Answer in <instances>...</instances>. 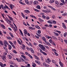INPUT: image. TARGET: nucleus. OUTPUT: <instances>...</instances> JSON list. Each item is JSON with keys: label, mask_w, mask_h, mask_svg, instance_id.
Wrapping results in <instances>:
<instances>
[{"label": "nucleus", "mask_w": 67, "mask_h": 67, "mask_svg": "<svg viewBox=\"0 0 67 67\" xmlns=\"http://www.w3.org/2000/svg\"><path fill=\"white\" fill-rule=\"evenodd\" d=\"M39 46L40 48L41 49H42V51H45V47L43 45H42L41 44H39Z\"/></svg>", "instance_id": "nucleus-1"}, {"label": "nucleus", "mask_w": 67, "mask_h": 67, "mask_svg": "<svg viewBox=\"0 0 67 67\" xmlns=\"http://www.w3.org/2000/svg\"><path fill=\"white\" fill-rule=\"evenodd\" d=\"M43 54L44 55H47V54L46 53H45L44 52H43Z\"/></svg>", "instance_id": "nucleus-52"}, {"label": "nucleus", "mask_w": 67, "mask_h": 67, "mask_svg": "<svg viewBox=\"0 0 67 67\" xmlns=\"http://www.w3.org/2000/svg\"><path fill=\"white\" fill-rule=\"evenodd\" d=\"M21 56L22 57H23V58H24L25 59L26 58V57L25 56L23 55H22Z\"/></svg>", "instance_id": "nucleus-32"}, {"label": "nucleus", "mask_w": 67, "mask_h": 67, "mask_svg": "<svg viewBox=\"0 0 67 67\" xmlns=\"http://www.w3.org/2000/svg\"><path fill=\"white\" fill-rule=\"evenodd\" d=\"M48 23H49L50 24H52L53 22L51 20H49L48 21Z\"/></svg>", "instance_id": "nucleus-25"}, {"label": "nucleus", "mask_w": 67, "mask_h": 67, "mask_svg": "<svg viewBox=\"0 0 67 67\" xmlns=\"http://www.w3.org/2000/svg\"><path fill=\"white\" fill-rule=\"evenodd\" d=\"M0 65L1 66V67H4L3 66V64H2V63L0 62Z\"/></svg>", "instance_id": "nucleus-30"}, {"label": "nucleus", "mask_w": 67, "mask_h": 67, "mask_svg": "<svg viewBox=\"0 0 67 67\" xmlns=\"http://www.w3.org/2000/svg\"><path fill=\"white\" fill-rule=\"evenodd\" d=\"M12 46L13 47V48H15V46H14V44H12Z\"/></svg>", "instance_id": "nucleus-56"}, {"label": "nucleus", "mask_w": 67, "mask_h": 67, "mask_svg": "<svg viewBox=\"0 0 67 67\" xmlns=\"http://www.w3.org/2000/svg\"><path fill=\"white\" fill-rule=\"evenodd\" d=\"M30 51H31V52L32 54L34 53V50H33V48H30Z\"/></svg>", "instance_id": "nucleus-5"}, {"label": "nucleus", "mask_w": 67, "mask_h": 67, "mask_svg": "<svg viewBox=\"0 0 67 67\" xmlns=\"http://www.w3.org/2000/svg\"><path fill=\"white\" fill-rule=\"evenodd\" d=\"M4 45L5 46V47H7V45H9V43H8V42H7V41H5V40H4Z\"/></svg>", "instance_id": "nucleus-2"}, {"label": "nucleus", "mask_w": 67, "mask_h": 67, "mask_svg": "<svg viewBox=\"0 0 67 67\" xmlns=\"http://www.w3.org/2000/svg\"><path fill=\"white\" fill-rule=\"evenodd\" d=\"M64 4H65V3H60V5H64Z\"/></svg>", "instance_id": "nucleus-43"}, {"label": "nucleus", "mask_w": 67, "mask_h": 67, "mask_svg": "<svg viewBox=\"0 0 67 67\" xmlns=\"http://www.w3.org/2000/svg\"><path fill=\"white\" fill-rule=\"evenodd\" d=\"M7 57L10 59H11L12 58V56L10 55H7Z\"/></svg>", "instance_id": "nucleus-11"}, {"label": "nucleus", "mask_w": 67, "mask_h": 67, "mask_svg": "<svg viewBox=\"0 0 67 67\" xmlns=\"http://www.w3.org/2000/svg\"><path fill=\"white\" fill-rule=\"evenodd\" d=\"M45 36L46 37V38H48V39H49V38H51V39H52V37H49L48 36V35H46Z\"/></svg>", "instance_id": "nucleus-6"}, {"label": "nucleus", "mask_w": 67, "mask_h": 67, "mask_svg": "<svg viewBox=\"0 0 67 67\" xmlns=\"http://www.w3.org/2000/svg\"><path fill=\"white\" fill-rule=\"evenodd\" d=\"M37 9H41V7L39 5H37L36 7Z\"/></svg>", "instance_id": "nucleus-22"}, {"label": "nucleus", "mask_w": 67, "mask_h": 67, "mask_svg": "<svg viewBox=\"0 0 67 67\" xmlns=\"http://www.w3.org/2000/svg\"><path fill=\"white\" fill-rule=\"evenodd\" d=\"M24 31L25 34H27V30H26V29H24Z\"/></svg>", "instance_id": "nucleus-17"}, {"label": "nucleus", "mask_w": 67, "mask_h": 67, "mask_svg": "<svg viewBox=\"0 0 67 67\" xmlns=\"http://www.w3.org/2000/svg\"><path fill=\"white\" fill-rule=\"evenodd\" d=\"M27 45H29V46H30L31 47H32V43H31L29 42V44L28 43Z\"/></svg>", "instance_id": "nucleus-27"}, {"label": "nucleus", "mask_w": 67, "mask_h": 67, "mask_svg": "<svg viewBox=\"0 0 67 67\" xmlns=\"http://www.w3.org/2000/svg\"><path fill=\"white\" fill-rule=\"evenodd\" d=\"M13 52L15 54H17V52L15 50H13Z\"/></svg>", "instance_id": "nucleus-46"}, {"label": "nucleus", "mask_w": 67, "mask_h": 67, "mask_svg": "<svg viewBox=\"0 0 67 67\" xmlns=\"http://www.w3.org/2000/svg\"><path fill=\"white\" fill-rule=\"evenodd\" d=\"M19 3L21 4H23V5L24 4L21 1H19Z\"/></svg>", "instance_id": "nucleus-49"}, {"label": "nucleus", "mask_w": 67, "mask_h": 67, "mask_svg": "<svg viewBox=\"0 0 67 67\" xmlns=\"http://www.w3.org/2000/svg\"><path fill=\"white\" fill-rule=\"evenodd\" d=\"M34 10L35 11H36V12H40V10H38L37 9H35Z\"/></svg>", "instance_id": "nucleus-35"}, {"label": "nucleus", "mask_w": 67, "mask_h": 67, "mask_svg": "<svg viewBox=\"0 0 67 67\" xmlns=\"http://www.w3.org/2000/svg\"><path fill=\"white\" fill-rule=\"evenodd\" d=\"M48 7L49 8H50L51 9H53V10H54V11H55L56 10V9H55V8H53V7H51L49 5L48 6Z\"/></svg>", "instance_id": "nucleus-9"}, {"label": "nucleus", "mask_w": 67, "mask_h": 67, "mask_svg": "<svg viewBox=\"0 0 67 67\" xmlns=\"http://www.w3.org/2000/svg\"><path fill=\"white\" fill-rule=\"evenodd\" d=\"M2 58V59H6V56H5L4 55H3L1 57Z\"/></svg>", "instance_id": "nucleus-14"}, {"label": "nucleus", "mask_w": 67, "mask_h": 67, "mask_svg": "<svg viewBox=\"0 0 67 67\" xmlns=\"http://www.w3.org/2000/svg\"><path fill=\"white\" fill-rule=\"evenodd\" d=\"M35 62L36 63H38V62H39V61L38 60H36L35 61Z\"/></svg>", "instance_id": "nucleus-58"}, {"label": "nucleus", "mask_w": 67, "mask_h": 67, "mask_svg": "<svg viewBox=\"0 0 67 67\" xmlns=\"http://www.w3.org/2000/svg\"><path fill=\"white\" fill-rule=\"evenodd\" d=\"M42 40L43 41H45L46 40V38L44 37H42Z\"/></svg>", "instance_id": "nucleus-24"}, {"label": "nucleus", "mask_w": 67, "mask_h": 67, "mask_svg": "<svg viewBox=\"0 0 67 67\" xmlns=\"http://www.w3.org/2000/svg\"><path fill=\"white\" fill-rule=\"evenodd\" d=\"M25 1L27 4H28V5H30V3L29 2V1H27V0H25Z\"/></svg>", "instance_id": "nucleus-15"}, {"label": "nucleus", "mask_w": 67, "mask_h": 67, "mask_svg": "<svg viewBox=\"0 0 67 67\" xmlns=\"http://www.w3.org/2000/svg\"><path fill=\"white\" fill-rule=\"evenodd\" d=\"M9 43H10V44H11V45H13V43H12V42H11V41H9Z\"/></svg>", "instance_id": "nucleus-47"}, {"label": "nucleus", "mask_w": 67, "mask_h": 67, "mask_svg": "<svg viewBox=\"0 0 67 67\" xmlns=\"http://www.w3.org/2000/svg\"><path fill=\"white\" fill-rule=\"evenodd\" d=\"M25 54L26 55H28V56L29 54V53H28V52H25Z\"/></svg>", "instance_id": "nucleus-42"}, {"label": "nucleus", "mask_w": 67, "mask_h": 67, "mask_svg": "<svg viewBox=\"0 0 67 67\" xmlns=\"http://www.w3.org/2000/svg\"><path fill=\"white\" fill-rule=\"evenodd\" d=\"M57 32H58V33L59 34H60L61 33V32L60 31H57Z\"/></svg>", "instance_id": "nucleus-61"}, {"label": "nucleus", "mask_w": 67, "mask_h": 67, "mask_svg": "<svg viewBox=\"0 0 67 67\" xmlns=\"http://www.w3.org/2000/svg\"><path fill=\"white\" fill-rule=\"evenodd\" d=\"M40 51L41 53H42V54H43V53L44 52L42 50H41V49L40 50Z\"/></svg>", "instance_id": "nucleus-57"}, {"label": "nucleus", "mask_w": 67, "mask_h": 67, "mask_svg": "<svg viewBox=\"0 0 67 67\" xmlns=\"http://www.w3.org/2000/svg\"><path fill=\"white\" fill-rule=\"evenodd\" d=\"M7 37V39H8V40H12V38H11V37Z\"/></svg>", "instance_id": "nucleus-33"}, {"label": "nucleus", "mask_w": 67, "mask_h": 67, "mask_svg": "<svg viewBox=\"0 0 67 67\" xmlns=\"http://www.w3.org/2000/svg\"><path fill=\"white\" fill-rule=\"evenodd\" d=\"M47 45L49 46H51V44L48 42L47 43Z\"/></svg>", "instance_id": "nucleus-63"}, {"label": "nucleus", "mask_w": 67, "mask_h": 67, "mask_svg": "<svg viewBox=\"0 0 67 67\" xmlns=\"http://www.w3.org/2000/svg\"><path fill=\"white\" fill-rule=\"evenodd\" d=\"M35 27H36V28H37L38 29H41L40 27L38 25L35 26Z\"/></svg>", "instance_id": "nucleus-18"}, {"label": "nucleus", "mask_w": 67, "mask_h": 67, "mask_svg": "<svg viewBox=\"0 0 67 67\" xmlns=\"http://www.w3.org/2000/svg\"><path fill=\"white\" fill-rule=\"evenodd\" d=\"M25 13H30V11L29 10H24Z\"/></svg>", "instance_id": "nucleus-7"}, {"label": "nucleus", "mask_w": 67, "mask_h": 67, "mask_svg": "<svg viewBox=\"0 0 67 67\" xmlns=\"http://www.w3.org/2000/svg\"><path fill=\"white\" fill-rule=\"evenodd\" d=\"M64 42L66 44H67V40H64Z\"/></svg>", "instance_id": "nucleus-60"}, {"label": "nucleus", "mask_w": 67, "mask_h": 67, "mask_svg": "<svg viewBox=\"0 0 67 67\" xmlns=\"http://www.w3.org/2000/svg\"><path fill=\"white\" fill-rule=\"evenodd\" d=\"M42 17L43 18V19H46V16L44 15H42Z\"/></svg>", "instance_id": "nucleus-39"}, {"label": "nucleus", "mask_w": 67, "mask_h": 67, "mask_svg": "<svg viewBox=\"0 0 67 67\" xmlns=\"http://www.w3.org/2000/svg\"><path fill=\"white\" fill-rule=\"evenodd\" d=\"M36 35H37V36H38L39 37H41V35H39L38 34H37Z\"/></svg>", "instance_id": "nucleus-50"}, {"label": "nucleus", "mask_w": 67, "mask_h": 67, "mask_svg": "<svg viewBox=\"0 0 67 67\" xmlns=\"http://www.w3.org/2000/svg\"><path fill=\"white\" fill-rule=\"evenodd\" d=\"M49 12H50V11L47 10L45 12H46V13H47V14H48V13H49Z\"/></svg>", "instance_id": "nucleus-40"}, {"label": "nucleus", "mask_w": 67, "mask_h": 67, "mask_svg": "<svg viewBox=\"0 0 67 67\" xmlns=\"http://www.w3.org/2000/svg\"><path fill=\"white\" fill-rule=\"evenodd\" d=\"M14 5H12V4H11L10 5V8H11V9H13V7H14Z\"/></svg>", "instance_id": "nucleus-20"}, {"label": "nucleus", "mask_w": 67, "mask_h": 67, "mask_svg": "<svg viewBox=\"0 0 67 67\" xmlns=\"http://www.w3.org/2000/svg\"><path fill=\"white\" fill-rule=\"evenodd\" d=\"M8 49L9 50H11V49H12V46H11L9 44H8Z\"/></svg>", "instance_id": "nucleus-8"}, {"label": "nucleus", "mask_w": 67, "mask_h": 67, "mask_svg": "<svg viewBox=\"0 0 67 67\" xmlns=\"http://www.w3.org/2000/svg\"><path fill=\"white\" fill-rule=\"evenodd\" d=\"M55 4H57L58 5V4H59V3H58V1H55Z\"/></svg>", "instance_id": "nucleus-21"}, {"label": "nucleus", "mask_w": 67, "mask_h": 67, "mask_svg": "<svg viewBox=\"0 0 67 67\" xmlns=\"http://www.w3.org/2000/svg\"><path fill=\"white\" fill-rule=\"evenodd\" d=\"M14 30L15 32H16V31H18V29H17L16 28L15 29V28L14 29Z\"/></svg>", "instance_id": "nucleus-51"}, {"label": "nucleus", "mask_w": 67, "mask_h": 67, "mask_svg": "<svg viewBox=\"0 0 67 67\" xmlns=\"http://www.w3.org/2000/svg\"><path fill=\"white\" fill-rule=\"evenodd\" d=\"M34 4L35 5H37V4H38V2L37 1H35L34 2Z\"/></svg>", "instance_id": "nucleus-4"}, {"label": "nucleus", "mask_w": 67, "mask_h": 67, "mask_svg": "<svg viewBox=\"0 0 67 67\" xmlns=\"http://www.w3.org/2000/svg\"><path fill=\"white\" fill-rule=\"evenodd\" d=\"M43 65H44V66H45V67H47V64L46 63H43Z\"/></svg>", "instance_id": "nucleus-19"}, {"label": "nucleus", "mask_w": 67, "mask_h": 67, "mask_svg": "<svg viewBox=\"0 0 67 67\" xmlns=\"http://www.w3.org/2000/svg\"><path fill=\"white\" fill-rule=\"evenodd\" d=\"M16 59L17 60L18 62H22V61H21L20 59H18L17 58H16Z\"/></svg>", "instance_id": "nucleus-28"}, {"label": "nucleus", "mask_w": 67, "mask_h": 67, "mask_svg": "<svg viewBox=\"0 0 67 67\" xmlns=\"http://www.w3.org/2000/svg\"><path fill=\"white\" fill-rule=\"evenodd\" d=\"M37 33L38 34H41V30H38L37 31Z\"/></svg>", "instance_id": "nucleus-34"}, {"label": "nucleus", "mask_w": 67, "mask_h": 67, "mask_svg": "<svg viewBox=\"0 0 67 67\" xmlns=\"http://www.w3.org/2000/svg\"><path fill=\"white\" fill-rule=\"evenodd\" d=\"M64 37H66V35H67V32H66L64 34Z\"/></svg>", "instance_id": "nucleus-31"}, {"label": "nucleus", "mask_w": 67, "mask_h": 67, "mask_svg": "<svg viewBox=\"0 0 67 67\" xmlns=\"http://www.w3.org/2000/svg\"><path fill=\"white\" fill-rule=\"evenodd\" d=\"M54 34L55 35H56L57 36H58L59 35L57 33H55Z\"/></svg>", "instance_id": "nucleus-55"}, {"label": "nucleus", "mask_w": 67, "mask_h": 67, "mask_svg": "<svg viewBox=\"0 0 67 67\" xmlns=\"http://www.w3.org/2000/svg\"><path fill=\"white\" fill-rule=\"evenodd\" d=\"M62 24L63 25V26L64 29H66V26H65V24L64 23H62Z\"/></svg>", "instance_id": "nucleus-12"}, {"label": "nucleus", "mask_w": 67, "mask_h": 67, "mask_svg": "<svg viewBox=\"0 0 67 67\" xmlns=\"http://www.w3.org/2000/svg\"><path fill=\"white\" fill-rule=\"evenodd\" d=\"M1 26L2 27V28H3V29H5V27L3 24H1Z\"/></svg>", "instance_id": "nucleus-13"}, {"label": "nucleus", "mask_w": 67, "mask_h": 67, "mask_svg": "<svg viewBox=\"0 0 67 67\" xmlns=\"http://www.w3.org/2000/svg\"><path fill=\"white\" fill-rule=\"evenodd\" d=\"M21 14H22V16L24 18H25V16L23 14V13H21Z\"/></svg>", "instance_id": "nucleus-44"}, {"label": "nucleus", "mask_w": 67, "mask_h": 67, "mask_svg": "<svg viewBox=\"0 0 67 67\" xmlns=\"http://www.w3.org/2000/svg\"><path fill=\"white\" fill-rule=\"evenodd\" d=\"M21 67H28V66H24L23 65H21Z\"/></svg>", "instance_id": "nucleus-62"}, {"label": "nucleus", "mask_w": 67, "mask_h": 67, "mask_svg": "<svg viewBox=\"0 0 67 67\" xmlns=\"http://www.w3.org/2000/svg\"><path fill=\"white\" fill-rule=\"evenodd\" d=\"M34 56L35 58L36 59L39 60V58L36 55H34Z\"/></svg>", "instance_id": "nucleus-10"}, {"label": "nucleus", "mask_w": 67, "mask_h": 67, "mask_svg": "<svg viewBox=\"0 0 67 67\" xmlns=\"http://www.w3.org/2000/svg\"><path fill=\"white\" fill-rule=\"evenodd\" d=\"M1 7L2 8V9L4 10L5 9V7H4L3 5H1V6H0V9H1Z\"/></svg>", "instance_id": "nucleus-3"}, {"label": "nucleus", "mask_w": 67, "mask_h": 67, "mask_svg": "<svg viewBox=\"0 0 67 67\" xmlns=\"http://www.w3.org/2000/svg\"><path fill=\"white\" fill-rule=\"evenodd\" d=\"M45 47L47 48V49H49V47L47 46H45Z\"/></svg>", "instance_id": "nucleus-45"}, {"label": "nucleus", "mask_w": 67, "mask_h": 67, "mask_svg": "<svg viewBox=\"0 0 67 67\" xmlns=\"http://www.w3.org/2000/svg\"><path fill=\"white\" fill-rule=\"evenodd\" d=\"M34 44L35 45H37V43L34 42Z\"/></svg>", "instance_id": "nucleus-64"}, {"label": "nucleus", "mask_w": 67, "mask_h": 67, "mask_svg": "<svg viewBox=\"0 0 67 67\" xmlns=\"http://www.w3.org/2000/svg\"><path fill=\"white\" fill-rule=\"evenodd\" d=\"M53 23L54 24H56V21H53Z\"/></svg>", "instance_id": "nucleus-54"}, {"label": "nucleus", "mask_w": 67, "mask_h": 67, "mask_svg": "<svg viewBox=\"0 0 67 67\" xmlns=\"http://www.w3.org/2000/svg\"><path fill=\"white\" fill-rule=\"evenodd\" d=\"M18 42L19 43V44H20V45H22V44H21V42L19 41V40H18Z\"/></svg>", "instance_id": "nucleus-38"}, {"label": "nucleus", "mask_w": 67, "mask_h": 67, "mask_svg": "<svg viewBox=\"0 0 67 67\" xmlns=\"http://www.w3.org/2000/svg\"><path fill=\"white\" fill-rule=\"evenodd\" d=\"M54 0H50L49 1V2L50 3H53V2H54Z\"/></svg>", "instance_id": "nucleus-26"}, {"label": "nucleus", "mask_w": 67, "mask_h": 67, "mask_svg": "<svg viewBox=\"0 0 67 67\" xmlns=\"http://www.w3.org/2000/svg\"><path fill=\"white\" fill-rule=\"evenodd\" d=\"M54 40H57V38L55 37L54 36H52Z\"/></svg>", "instance_id": "nucleus-41"}, {"label": "nucleus", "mask_w": 67, "mask_h": 67, "mask_svg": "<svg viewBox=\"0 0 67 67\" xmlns=\"http://www.w3.org/2000/svg\"><path fill=\"white\" fill-rule=\"evenodd\" d=\"M49 41L50 43H52L53 42V40H52L51 39H50V40H49Z\"/></svg>", "instance_id": "nucleus-37"}, {"label": "nucleus", "mask_w": 67, "mask_h": 67, "mask_svg": "<svg viewBox=\"0 0 67 67\" xmlns=\"http://www.w3.org/2000/svg\"><path fill=\"white\" fill-rule=\"evenodd\" d=\"M37 54L38 56H41V53H37Z\"/></svg>", "instance_id": "nucleus-53"}, {"label": "nucleus", "mask_w": 67, "mask_h": 67, "mask_svg": "<svg viewBox=\"0 0 67 67\" xmlns=\"http://www.w3.org/2000/svg\"><path fill=\"white\" fill-rule=\"evenodd\" d=\"M52 18H53V19H54V18H55V16L54 15H53L52 16Z\"/></svg>", "instance_id": "nucleus-59"}, {"label": "nucleus", "mask_w": 67, "mask_h": 67, "mask_svg": "<svg viewBox=\"0 0 67 67\" xmlns=\"http://www.w3.org/2000/svg\"><path fill=\"white\" fill-rule=\"evenodd\" d=\"M0 44L2 45V46L3 45V42H2V41H0Z\"/></svg>", "instance_id": "nucleus-29"}, {"label": "nucleus", "mask_w": 67, "mask_h": 67, "mask_svg": "<svg viewBox=\"0 0 67 67\" xmlns=\"http://www.w3.org/2000/svg\"><path fill=\"white\" fill-rule=\"evenodd\" d=\"M39 21H42V22H44V20H42V19L40 18H39Z\"/></svg>", "instance_id": "nucleus-36"}, {"label": "nucleus", "mask_w": 67, "mask_h": 67, "mask_svg": "<svg viewBox=\"0 0 67 67\" xmlns=\"http://www.w3.org/2000/svg\"><path fill=\"white\" fill-rule=\"evenodd\" d=\"M30 3L31 5V4H33V1H30Z\"/></svg>", "instance_id": "nucleus-48"}, {"label": "nucleus", "mask_w": 67, "mask_h": 67, "mask_svg": "<svg viewBox=\"0 0 67 67\" xmlns=\"http://www.w3.org/2000/svg\"><path fill=\"white\" fill-rule=\"evenodd\" d=\"M29 28L30 29H31V30H35V29L31 27H29Z\"/></svg>", "instance_id": "nucleus-23"}, {"label": "nucleus", "mask_w": 67, "mask_h": 67, "mask_svg": "<svg viewBox=\"0 0 67 67\" xmlns=\"http://www.w3.org/2000/svg\"><path fill=\"white\" fill-rule=\"evenodd\" d=\"M8 16L9 19H10V20L13 21V18H12L11 17H10V16H9V15H8Z\"/></svg>", "instance_id": "nucleus-16"}]
</instances>
